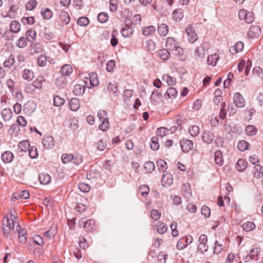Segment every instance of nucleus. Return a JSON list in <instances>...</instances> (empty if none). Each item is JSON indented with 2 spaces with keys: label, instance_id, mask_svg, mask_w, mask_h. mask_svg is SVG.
I'll list each match as a JSON object with an SVG mask.
<instances>
[{
  "label": "nucleus",
  "instance_id": "f257e3e1",
  "mask_svg": "<svg viewBox=\"0 0 263 263\" xmlns=\"http://www.w3.org/2000/svg\"><path fill=\"white\" fill-rule=\"evenodd\" d=\"M132 24L130 20H126L125 22V27L122 28L121 32L124 37H129L133 33V29L129 26Z\"/></svg>",
  "mask_w": 263,
  "mask_h": 263
},
{
  "label": "nucleus",
  "instance_id": "f03ea898",
  "mask_svg": "<svg viewBox=\"0 0 263 263\" xmlns=\"http://www.w3.org/2000/svg\"><path fill=\"white\" fill-rule=\"evenodd\" d=\"M182 151L184 153H188L193 148L194 143L191 140L183 139L180 141Z\"/></svg>",
  "mask_w": 263,
  "mask_h": 263
},
{
  "label": "nucleus",
  "instance_id": "7ed1b4c3",
  "mask_svg": "<svg viewBox=\"0 0 263 263\" xmlns=\"http://www.w3.org/2000/svg\"><path fill=\"white\" fill-rule=\"evenodd\" d=\"M209 48V44L206 42H203L196 49L195 54L200 58H203L206 54V52Z\"/></svg>",
  "mask_w": 263,
  "mask_h": 263
},
{
  "label": "nucleus",
  "instance_id": "20e7f679",
  "mask_svg": "<svg viewBox=\"0 0 263 263\" xmlns=\"http://www.w3.org/2000/svg\"><path fill=\"white\" fill-rule=\"evenodd\" d=\"M233 101L235 105L239 108L245 105V100L243 96L239 92H235L233 97Z\"/></svg>",
  "mask_w": 263,
  "mask_h": 263
},
{
  "label": "nucleus",
  "instance_id": "39448f33",
  "mask_svg": "<svg viewBox=\"0 0 263 263\" xmlns=\"http://www.w3.org/2000/svg\"><path fill=\"white\" fill-rule=\"evenodd\" d=\"M83 224V227L87 232H92L95 228V221L93 219H89L87 221H83L82 219L80 222V225Z\"/></svg>",
  "mask_w": 263,
  "mask_h": 263
},
{
  "label": "nucleus",
  "instance_id": "423d86ee",
  "mask_svg": "<svg viewBox=\"0 0 263 263\" xmlns=\"http://www.w3.org/2000/svg\"><path fill=\"white\" fill-rule=\"evenodd\" d=\"M178 46V43L174 37H169L166 39L165 47L167 50L173 51L177 49Z\"/></svg>",
  "mask_w": 263,
  "mask_h": 263
},
{
  "label": "nucleus",
  "instance_id": "0eeeda50",
  "mask_svg": "<svg viewBox=\"0 0 263 263\" xmlns=\"http://www.w3.org/2000/svg\"><path fill=\"white\" fill-rule=\"evenodd\" d=\"M36 108V104L33 101L27 102L24 105V110L28 115H31Z\"/></svg>",
  "mask_w": 263,
  "mask_h": 263
},
{
  "label": "nucleus",
  "instance_id": "6e6552de",
  "mask_svg": "<svg viewBox=\"0 0 263 263\" xmlns=\"http://www.w3.org/2000/svg\"><path fill=\"white\" fill-rule=\"evenodd\" d=\"M261 33V29L258 26H251L248 32L250 37H258Z\"/></svg>",
  "mask_w": 263,
  "mask_h": 263
},
{
  "label": "nucleus",
  "instance_id": "1a4fd4ad",
  "mask_svg": "<svg viewBox=\"0 0 263 263\" xmlns=\"http://www.w3.org/2000/svg\"><path fill=\"white\" fill-rule=\"evenodd\" d=\"M214 138V134L211 131H205L203 132L202 138L204 142L210 144L212 142Z\"/></svg>",
  "mask_w": 263,
  "mask_h": 263
},
{
  "label": "nucleus",
  "instance_id": "9d476101",
  "mask_svg": "<svg viewBox=\"0 0 263 263\" xmlns=\"http://www.w3.org/2000/svg\"><path fill=\"white\" fill-rule=\"evenodd\" d=\"M39 180L41 184L46 185L50 182L51 177L47 173H42L39 175Z\"/></svg>",
  "mask_w": 263,
  "mask_h": 263
},
{
  "label": "nucleus",
  "instance_id": "9b49d317",
  "mask_svg": "<svg viewBox=\"0 0 263 263\" xmlns=\"http://www.w3.org/2000/svg\"><path fill=\"white\" fill-rule=\"evenodd\" d=\"M42 143L45 148H48L54 146V141L52 137L50 136H46L44 137Z\"/></svg>",
  "mask_w": 263,
  "mask_h": 263
},
{
  "label": "nucleus",
  "instance_id": "f8f14e48",
  "mask_svg": "<svg viewBox=\"0 0 263 263\" xmlns=\"http://www.w3.org/2000/svg\"><path fill=\"white\" fill-rule=\"evenodd\" d=\"M177 95V90L173 87L168 88L164 94V98L166 100L170 98H175Z\"/></svg>",
  "mask_w": 263,
  "mask_h": 263
},
{
  "label": "nucleus",
  "instance_id": "ddd939ff",
  "mask_svg": "<svg viewBox=\"0 0 263 263\" xmlns=\"http://www.w3.org/2000/svg\"><path fill=\"white\" fill-rule=\"evenodd\" d=\"M13 154L10 151L4 152L1 156L2 161L5 163L11 162L13 160Z\"/></svg>",
  "mask_w": 263,
  "mask_h": 263
},
{
  "label": "nucleus",
  "instance_id": "4468645a",
  "mask_svg": "<svg viewBox=\"0 0 263 263\" xmlns=\"http://www.w3.org/2000/svg\"><path fill=\"white\" fill-rule=\"evenodd\" d=\"M80 106L79 100L78 98H71L69 102V108L72 111H77Z\"/></svg>",
  "mask_w": 263,
  "mask_h": 263
},
{
  "label": "nucleus",
  "instance_id": "2eb2a0df",
  "mask_svg": "<svg viewBox=\"0 0 263 263\" xmlns=\"http://www.w3.org/2000/svg\"><path fill=\"white\" fill-rule=\"evenodd\" d=\"M72 66L69 64L63 65L60 70L61 73L63 77L70 76L72 73Z\"/></svg>",
  "mask_w": 263,
  "mask_h": 263
},
{
  "label": "nucleus",
  "instance_id": "dca6fc26",
  "mask_svg": "<svg viewBox=\"0 0 263 263\" xmlns=\"http://www.w3.org/2000/svg\"><path fill=\"white\" fill-rule=\"evenodd\" d=\"M248 162L243 159H239L236 164V168L238 172H242L247 167Z\"/></svg>",
  "mask_w": 263,
  "mask_h": 263
},
{
  "label": "nucleus",
  "instance_id": "f3484780",
  "mask_svg": "<svg viewBox=\"0 0 263 263\" xmlns=\"http://www.w3.org/2000/svg\"><path fill=\"white\" fill-rule=\"evenodd\" d=\"M173 19L176 22H180L183 17V12L182 9L178 8L173 12Z\"/></svg>",
  "mask_w": 263,
  "mask_h": 263
},
{
  "label": "nucleus",
  "instance_id": "a211bd4d",
  "mask_svg": "<svg viewBox=\"0 0 263 263\" xmlns=\"http://www.w3.org/2000/svg\"><path fill=\"white\" fill-rule=\"evenodd\" d=\"M157 31L160 35L166 36L168 32V27L165 24H161L158 26Z\"/></svg>",
  "mask_w": 263,
  "mask_h": 263
},
{
  "label": "nucleus",
  "instance_id": "6ab92c4d",
  "mask_svg": "<svg viewBox=\"0 0 263 263\" xmlns=\"http://www.w3.org/2000/svg\"><path fill=\"white\" fill-rule=\"evenodd\" d=\"M89 81L92 87H95L99 85V82L96 73L92 72L89 74Z\"/></svg>",
  "mask_w": 263,
  "mask_h": 263
},
{
  "label": "nucleus",
  "instance_id": "aec40b11",
  "mask_svg": "<svg viewBox=\"0 0 263 263\" xmlns=\"http://www.w3.org/2000/svg\"><path fill=\"white\" fill-rule=\"evenodd\" d=\"M10 31L17 33L21 30V24L16 21H12L10 25Z\"/></svg>",
  "mask_w": 263,
  "mask_h": 263
},
{
  "label": "nucleus",
  "instance_id": "412c9836",
  "mask_svg": "<svg viewBox=\"0 0 263 263\" xmlns=\"http://www.w3.org/2000/svg\"><path fill=\"white\" fill-rule=\"evenodd\" d=\"M218 58L219 55L216 53L209 55L207 59L208 64L215 66L216 65Z\"/></svg>",
  "mask_w": 263,
  "mask_h": 263
},
{
  "label": "nucleus",
  "instance_id": "4be33fe9",
  "mask_svg": "<svg viewBox=\"0 0 263 263\" xmlns=\"http://www.w3.org/2000/svg\"><path fill=\"white\" fill-rule=\"evenodd\" d=\"M215 161L219 166H221L223 164L222 154L219 150L216 151L215 153Z\"/></svg>",
  "mask_w": 263,
  "mask_h": 263
},
{
  "label": "nucleus",
  "instance_id": "5701e85b",
  "mask_svg": "<svg viewBox=\"0 0 263 263\" xmlns=\"http://www.w3.org/2000/svg\"><path fill=\"white\" fill-rule=\"evenodd\" d=\"M22 76L24 79L30 81L34 78V73L32 71L25 69L22 72Z\"/></svg>",
  "mask_w": 263,
  "mask_h": 263
},
{
  "label": "nucleus",
  "instance_id": "b1692460",
  "mask_svg": "<svg viewBox=\"0 0 263 263\" xmlns=\"http://www.w3.org/2000/svg\"><path fill=\"white\" fill-rule=\"evenodd\" d=\"M158 55L163 61L168 60L170 57V53L167 49H162L159 51Z\"/></svg>",
  "mask_w": 263,
  "mask_h": 263
},
{
  "label": "nucleus",
  "instance_id": "393cba45",
  "mask_svg": "<svg viewBox=\"0 0 263 263\" xmlns=\"http://www.w3.org/2000/svg\"><path fill=\"white\" fill-rule=\"evenodd\" d=\"M55 84L60 88L65 87L66 85V78L63 76L58 77L55 80Z\"/></svg>",
  "mask_w": 263,
  "mask_h": 263
},
{
  "label": "nucleus",
  "instance_id": "a878e982",
  "mask_svg": "<svg viewBox=\"0 0 263 263\" xmlns=\"http://www.w3.org/2000/svg\"><path fill=\"white\" fill-rule=\"evenodd\" d=\"M85 90V87L84 85L78 84L74 86L73 92L75 95L80 96L84 93Z\"/></svg>",
  "mask_w": 263,
  "mask_h": 263
},
{
  "label": "nucleus",
  "instance_id": "bb28decb",
  "mask_svg": "<svg viewBox=\"0 0 263 263\" xmlns=\"http://www.w3.org/2000/svg\"><path fill=\"white\" fill-rule=\"evenodd\" d=\"M59 17L61 21L65 23V24H68L70 21L69 14L66 11H62L59 15Z\"/></svg>",
  "mask_w": 263,
  "mask_h": 263
},
{
  "label": "nucleus",
  "instance_id": "cd10ccee",
  "mask_svg": "<svg viewBox=\"0 0 263 263\" xmlns=\"http://www.w3.org/2000/svg\"><path fill=\"white\" fill-rule=\"evenodd\" d=\"M18 147L21 152H26L28 151L30 147V143L28 140H24L20 142L18 144Z\"/></svg>",
  "mask_w": 263,
  "mask_h": 263
},
{
  "label": "nucleus",
  "instance_id": "c85d7f7f",
  "mask_svg": "<svg viewBox=\"0 0 263 263\" xmlns=\"http://www.w3.org/2000/svg\"><path fill=\"white\" fill-rule=\"evenodd\" d=\"M156 31V28L154 26L145 27L142 29V34L147 36L153 34Z\"/></svg>",
  "mask_w": 263,
  "mask_h": 263
},
{
  "label": "nucleus",
  "instance_id": "c756f323",
  "mask_svg": "<svg viewBox=\"0 0 263 263\" xmlns=\"http://www.w3.org/2000/svg\"><path fill=\"white\" fill-rule=\"evenodd\" d=\"M257 131V128L254 125H249L245 128L247 135L250 136L256 135Z\"/></svg>",
  "mask_w": 263,
  "mask_h": 263
},
{
  "label": "nucleus",
  "instance_id": "7c9ffc66",
  "mask_svg": "<svg viewBox=\"0 0 263 263\" xmlns=\"http://www.w3.org/2000/svg\"><path fill=\"white\" fill-rule=\"evenodd\" d=\"M26 35L27 36V39L30 42H33L36 39V33L35 31L29 29L27 31Z\"/></svg>",
  "mask_w": 263,
  "mask_h": 263
},
{
  "label": "nucleus",
  "instance_id": "2f4dec72",
  "mask_svg": "<svg viewBox=\"0 0 263 263\" xmlns=\"http://www.w3.org/2000/svg\"><path fill=\"white\" fill-rule=\"evenodd\" d=\"M157 231L158 233L163 234L166 232L167 230V226L163 222L159 221L157 223Z\"/></svg>",
  "mask_w": 263,
  "mask_h": 263
},
{
  "label": "nucleus",
  "instance_id": "473e14b6",
  "mask_svg": "<svg viewBox=\"0 0 263 263\" xmlns=\"http://www.w3.org/2000/svg\"><path fill=\"white\" fill-rule=\"evenodd\" d=\"M255 171V176L258 178H260L263 176V167L260 164H257L254 167Z\"/></svg>",
  "mask_w": 263,
  "mask_h": 263
},
{
  "label": "nucleus",
  "instance_id": "72a5a7b5",
  "mask_svg": "<svg viewBox=\"0 0 263 263\" xmlns=\"http://www.w3.org/2000/svg\"><path fill=\"white\" fill-rule=\"evenodd\" d=\"M28 40L26 37H21L16 42V46L20 48H23L25 47L27 45Z\"/></svg>",
  "mask_w": 263,
  "mask_h": 263
},
{
  "label": "nucleus",
  "instance_id": "f704fd0d",
  "mask_svg": "<svg viewBox=\"0 0 263 263\" xmlns=\"http://www.w3.org/2000/svg\"><path fill=\"white\" fill-rule=\"evenodd\" d=\"M249 145L250 144L248 142L245 140H241L239 141L237 144V148L239 151L243 152L248 149Z\"/></svg>",
  "mask_w": 263,
  "mask_h": 263
},
{
  "label": "nucleus",
  "instance_id": "c9c22d12",
  "mask_svg": "<svg viewBox=\"0 0 263 263\" xmlns=\"http://www.w3.org/2000/svg\"><path fill=\"white\" fill-rule=\"evenodd\" d=\"M1 115L5 121H8L12 117V112L10 110L5 108L2 110Z\"/></svg>",
  "mask_w": 263,
  "mask_h": 263
},
{
  "label": "nucleus",
  "instance_id": "e433bc0d",
  "mask_svg": "<svg viewBox=\"0 0 263 263\" xmlns=\"http://www.w3.org/2000/svg\"><path fill=\"white\" fill-rule=\"evenodd\" d=\"M150 146L152 149L157 151L159 148L158 139L157 137H153L151 138V143Z\"/></svg>",
  "mask_w": 263,
  "mask_h": 263
},
{
  "label": "nucleus",
  "instance_id": "4c0bfd02",
  "mask_svg": "<svg viewBox=\"0 0 263 263\" xmlns=\"http://www.w3.org/2000/svg\"><path fill=\"white\" fill-rule=\"evenodd\" d=\"M243 230L249 232L254 230L255 228V225L253 222L248 221L244 223L242 226Z\"/></svg>",
  "mask_w": 263,
  "mask_h": 263
},
{
  "label": "nucleus",
  "instance_id": "58836bf2",
  "mask_svg": "<svg viewBox=\"0 0 263 263\" xmlns=\"http://www.w3.org/2000/svg\"><path fill=\"white\" fill-rule=\"evenodd\" d=\"M155 168V164L152 161L146 162L144 163V169L148 173H152Z\"/></svg>",
  "mask_w": 263,
  "mask_h": 263
},
{
  "label": "nucleus",
  "instance_id": "ea45409f",
  "mask_svg": "<svg viewBox=\"0 0 263 263\" xmlns=\"http://www.w3.org/2000/svg\"><path fill=\"white\" fill-rule=\"evenodd\" d=\"M243 48V43L242 42H238L236 43L234 46H232L230 49V51H232V50L235 51V53H238L241 51Z\"/></svg>",
  "mask_w": 263,
  "mask_h": 263
},
{
  "label": "nucleus",
  "instance_id": "a19ab883",
  "mask_svg": "<svg viewBox=\"0 0 263 263\" xmlns=\"http://www.w3.org/2000/svg\"><path fill=\"white\" fill-rule=\"evenodd\" d=\"M189 132L192 137H196L199 134L200 129L198 126L193 125L190 127Z\"/></svg>",
  "mask_w": 263,
  "mask_h": 263
},
{
  "label": "nucleus",
  "instance_id": "79ce46f5",
  "mask_svg": "<svg viewBox=\"0 0 263 263\" xmlns=\"http://www.w3.org/2000/svg\"><path fill=\"white\" fill-rule=\"evenodd\" d=\"M157 165L160 171L164 172L167 168V163L162 159H159L157 161Z\"/></svg>",
  "mask_w": 263,
  "mask_h": 263
},
{
  "label": "nucleus",
  "instance_id": "37998d69",
  "mask_svg": "<svg viewBox=\"0 0 263 263\" xmlns=\"http://www.w3.org/2000/svg\"><path fill=\"white\" fill-rule=\"evenodd\" d=\"M139 192L143 197H146L149 193V188L148 185L143 184L140 186L139 188Z\"/></svg>",
  "mask_w": 263,
  "mask_h": 263
},
{
  "label": "nucleus",
  "instance_id": "c03bdc74",
  "mask_svg": "<svg viewBox=\"0 0 263 263\" xmlns=\"http://www.w3.org/2000/svg\"><path fill=\"white\" fill-rule=\"evenodd\" d=\"M260 252V249L259 248H255L250 250V254L255 260H257L258 259V255Z\"/></svg>",
  "mask_w": 263,
  "mask_h": 263
},
{
  "label": "nucleus",
  "instance_id": "a18cd8bd",
  "mask_svg": "<svg viewBox=\"0 0 263 263\" xmlns=\"http://www.w3.org/2000/svg\"><path fill=\"white\" fill-rule=\"evenodd\" d=\"M31 49L34 53H39L42 50V45L40 43H32L31 44Z\"/></svg>",
  "mask_w": 263,
  "mask_h": 263
},
{
  "label": "nucleus",
  "instance_id": "49530a36",
  "mask_svg": "<svg viewBox=\"0 0 263 263\" xmlns=\"http://www.w3.org/2000/svg\"><path fill=\"white\" fill-rule=\"evenodd\" d=\"M65 103V100L58 96H55L53 98V104L55 106H61Z\"/></svg>",
  "mask_w": 263,
  "mask_h": 263
},
{
  "label": "nucleus",
  "instance_id": "de8ad7c7",
  "mask_svg": "<svg viewBox=\"0 0 263 263\" xmlns=\"http://www.w3.org/2000/svg\"><path fill=\"white\" fill-rule=\"evenodd\" d=\"M14 63V58L13 55H10L8 59L4 62L5 67L10 68L13 65Z\"/></svg>",
  "mask_w": 263,
  "mask_h": 263
},
{
  "label": "nucleus",
  "instance_id": "09e8293b",
  "mask_svg": "<svg viewBox=\"0 0 263 263\" xmlns=\"http://www.w3.org/2000/svg\"><path fill=\"white\" fill-rule=\"evenodd\" d=\"M73 155L71 154H64L62 155L61 160L63 163H67L72 160Z\"/></svg>",
  "mask_w": 263,
  "mask_h": 263
},
{
  "label": "nucleus",
  "instance_id": "8fccbe9b",
  "mask_svg": "<svg viewBox=\"0 0 263 263\" xmlns=\"http://www.w3.org/2000/svg\"><path fill=\"white\" fill-rule=\"evenodd\" d=\"M77 24L81 26H86L89 23V19L86 17H81L77 20Z\"/></svg>",
  "mask_w": 263,
  "mask_h": 263
},
{
  "label": "nucleus",
  "instance_id": "3c124183",
  "mask_svg": "<svg viewBox=\"0 0 263 263\" xmlns=\"http://www.w3.org/2000/svg\"><path fill=\"white\" fill-rule=\"evenodd\" d=\"M41 14L45 19H50L52 15V11L49 8H45L44 10H41Z\"/></svg>",
  "mask_w": 263,
  "mask_h": 263
},
{
  "label": "nucleus",
  "instance_id": "603ef678",
  "mask_svg": "<svg viewBox=\"0 0 263 263\" xmlns=\"http://www.w3.org/2000/svg\"><path fill=\"white\" fill-rule=\"evenodd\" d=\"M108 19V15L107 13L101 12L98 15V20L101 23H105Z\"/></svg>",
  "mask_w": 263,
  "mask_h": 263
},
{
  "label": "nucleus",
  "instance_id": "864d4df0",
  "mask_svg": "<svg viewBox=\"0 0 263 263\" xmlns=\"http://www.w3.org/2000/svg\"><path fill=\"white\" fill-rule=\"evenodd\" d=\"M37 63L39 66L44 67L47 63V58L44 55H40L37 59Z\"/></svg>",
  "mask_w": 263,
  "mask_h": 263
},
{
  "label": "nucleus",
  "instance_id": "5fc2aeb1",
  "mask_svg": "<svg viewBox=\"0 0 263 263\" xmlns=\"http://www.w3.org/2000/svg\"><path fill=\"white\" fill-rule=\"evenodd\" d=\"M162 97V94L159 92V90L155 89L153 91L150 99L156 101L158 99H161Z\"/></svg>",
  "mask_w": 263,
  "mask_h": 263
},
{
  "label": "nucleus",
  "instance_id": "6e6d98bb",
  "mask_svg": "<svg viewBox=\"0 0 263 263\" xmlns=\"http://www.w3.org/2000/svg\"><path fill=\"white\" fill-rule=\"evenodd\" d=\"M29 154L31 159H35L38 155L36 147L34 146H31L29 147Z\"/></svg>",
  "mask_w": 263,
  "mask_h": 263
},
{
  "label": "nucleus",
  "instance_id": "4d7b16f0",
  "mask_svg": "<svg viewBox=\"0 0 263 263\" xmlns=\"http://www.w3.org/2000/svg\"><path fill=\"white\" fill-rule=\"evenodd\" d=\"M101 123L99 125V129L102 131H106L109 128V121L108 119L100 121Z\"/></svg>",
  "mask_w": 263,
  "mask_h": 263
},
{
  "label": "nucleus",
  "instance_id": "13d9d810",
  "mask_svg": "<svg viewBox=\"0 0 263 263\" xmlns=\"http://www.w3.org/2000/svg\"><path fill=\"white\" fill-rule=\"evenodd\" d=\"M215 246L213 248V253L215 254H219L223 249V246L222 245L219 244L218 241L215 242Z\"/></svg>",
  "mask_w": 263,
  "mask_h": 263
},
{
  "label": "nucleus",
  "instance_id": "bf43d9fd",
  "mask_svg": "<svg viewBox=\"0 0 263 263\" xmlns=\"http://www.w3.org/2000/svg\"><path fill=\"white\" fill-rule=\"evenodd\" d=\"M163 79H165L166 83L168 84V85H174L176 84V79L168 75H164L163 77Z\"/></svg>",
  "mask_w": 263,
  "mask_h": 263
},
{
  "label": "nucleus",
  "instance_id": "052dcab7",
  "mask_svg": "<svg viewBox=\"0 0 263 263\" xmlns=\"http://www.w3.org/2000/svg\"><path fill=\"white\" fill-rule=\"evenodd\" d=\"M20 131V127L17 124H12L10 126L8 133L10 135H13L14 134H17Z\"/></svg>",
  "mask_w": 263,
  "mask_h": 263
},
{
  "label": "nucleus",
  "instance_id": "680f3d73",
  "mask_svg": "<svg viewBox=\"0 0 263 263\" xmlns=\"http://www.w3.org/2000/svg\"><path fill=\"white\" fill-rule=\"evenodd\" d=\"M78 187L83 192H88L90 189L89 185L87 183L84 182L79 183Z\"/></svg>",
  "mask_w": 263,
  "mask_h": 263
},
{
  "label": "nucleus",
  "instance_id": "e2e57ef3",
  "mask_svg": "<svg viewBox=\"0 0 263 263\" xmlns=\"http://www.w3.org/2000/svg\"><path fill=\"white\" fill-rule=\"evenodd\" d=\"M115 64L116 62L114 60H109L106 64V70L109 72H112L114 70Z\"/></svg>",
  "mask_w": 263,
  "mask_h": 263
},
{
  "label": "nucleus",
  "instance_id": "0e129e2a",
  "mask_svg": "<svg viewBox=\"0 0 263 263\" xmlns=\"http://www.w3.org/2000/svg\"><path fill=\"white\" fill-rule=\"evenodd\" d=\"M37 5V2L35 0H31L28 2L26 4V8L28 10H33Z\"/></svg>",
  "mask_w": 263,
  "mask_h": 263
},
{
  "label": "nucleus",
  "instance_id": "69168bd1",
  "mask_svg": "<svg viewBox=\"0 0 263 263\" xmlns=\"http://www.w3.org/2000/svg\"><path fill=\"white\" fill-rule=\"evenodd\" d=\"M254 14L253 13V12H247V13H246V17H245V21H246V23H251L253 22L254 21Z\"/></svg>",
  "mask_w": 263,
  "mask_h": 263
},
{
  "label": "nucleus",
  "instance_id": "338daca9",
  "mask_svg": "<svg viewBox=\"0 0 263 263\" xmlns=\"http://www.w3.org/2000/svg\"><path fill=\"white\" fill-rule=\"evenodd\" d=\"M151 216L152 219L154 220H158L161 216V213L159 212L157 210L153 209L151 211Z\"/></svg>",
  "mask_w": 263,
  "mask_h": 263
},
{
  "label": "nucleus",
  "instance_id": "774afa93",
  "mask_svg": "<svg viewBox=\"0 0 263 263\" xmlns=\"http://www.w3.org/2000/svg\"><path fill=\"white\" fill-rule=\"evenodd\" d=\"M201 213L205 217L208 218L211 214L210 209L207 206L203 205L201 209Z\"/></svg>",
  "mask_w": 263,
  "mask_h": 263
}]
</instances>
